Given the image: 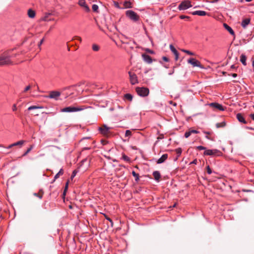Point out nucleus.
<instances>
[{"mask_svg":"<svg viewBox=\"0 0 254 254\" xmlns=\"http://www.w3.org/2000/svg\"><path fill=\"white\" fill-rule=\"evenodd\" d=\"M188 64H190L193 67H199L202 68L203 67L200 62L194 58H190L188 60Z\"/></svg>","mask_w":254,"mask_h":254,"instance_id":"nucleus-7","label":"nucleus"},{"mask_svg":"<svg viewBox=\"0 0 254 254\" xmlns=\"http://www.w3.org/2000/svg\"><path fill=\"white\" fill-rule=\"evenodd\" d=\"M10 51H7L0 55V66H4L7 65H11L13 64L12 62L10 60V58L12 56H10L9 52ZM13 57H16V54L13 55Z\"/></svg>","mask_w":254,"mask_h":254,"instance_id":"nucleus-1","label":"nucleus"},{"mask_svg":"<svg viewBox=\"0 0 254 254\" xmlns=\"http://www.w3.org/2000/svg\"><path fill=\"white\" fill-rule=\"evenodd\" d=\"M101 141H102V142L103 143V144H106V142H105V141H104V140H102Z\"/></svg>","mask_w":254,"mask_h":254,"instance_id":"nucleus-63","label":"nucleus"},{"mask_svg":"<svg viewBox=\"0 0 254 254\" xmlns=\"http://www.w3.org/2000/svg\"><path fill=\"white\" fill-rule=\"evenodd\" d=\"M113 3H114V4L115 7H117L118 8H120L119 4V3L118 2L114 1Z\"/></svg>","mask_w":254,"mask_h":254,"instance_id":"nucleus-44","label":"nucleus"},{"mask_svg":"<svg viewBox=\"0 0 254 254\" xmlns=\"http://www.w3.org/2000/svg\"><path fill=\"white\" fill-rule=\"evenodd\" d=\"M92 8L93 11L97 12L98 9V6L96 4H93Z\"/></svg>","mask_w":254,"mask_h":254,"instance_id":"nucleus-34","label":"nucleus"},{"mask_svg":"<svg viewBox=\"0 0 254 254\" xmlns=\"http://www.w3.org/2000/svg\"><path fill=\"white\" fill-rule=\"evenodd\" d=\"M206 170L208 174H210L212 173V171L209 166L206 167Z\"/></svg>","mask_w":254,"mask_h":254,"instance_id":"nucleus-39","label":"nucleus"},{"mask_svg":"<svg viewBox=\"0 0 254 254\" xmlns=\"http://www.w3.org/2000/svg\"><path fill=\"white\" fill-rule=\"evenodd\" d=\"M168 158V154H163L157 161L158 164L162 163L166 161V160Z\"/></svg>","mask_w":254,"mask_h":254,"instance_id":"nucleus-15","label":"nucleus"},{"mask_svg":"<svg viewBox=\"0 0 254 254\" xmlns=\"http://www.w3.org/2000/svg\"><path fill=\"white\" fill-rule=\"evenodd\" d=\"M78 3L81 6L83 7L86 11H89L90 10L89 7L86 4L84 0H79Z\"/></svg>","mask_w":254,"mask_h":254,"instance_id":"nucleus-12","label":"nucleus"},{"mask_svg":"<svg viewBox=\"0 0 254 254\" xmlns=\"http://www.w3.org/2000/svg\"><path fill=\"white\" fill-rule=\"evenodd\" d=\"M28 16L30 18H34L35 16V12L34 10L30 9L28 11Z\"/></svg>","mask_w":254,"mask_h":254,"instance_id":"nucleus-23","label":"nucleus"},{"mask_svg":"<svg viewBox=\"0 0 254 254\" xmlns=\"http://www.w3.org/2000/svg\"><path fill=\"white\" fill-rule=\"evenodd\" d=\"M53 28H54V27H53V26H51V27H50V28L49 31H50L51 30H52Z\"/></svg>","mask_w":254,"mask_h":254,"instance_id":"nucleus-64","label":"nucleus"},{"mask_svg":"<svg viewBox=\"0 0 254 254\" xmlns=\"http://www.w3.org/2000/svg\"><path fill=\"white\" fill-rule=\"evenodd\" d=\"M87 161V160L86 159L83 160L81 161V165H83V163H84V162H86Z\"/></svg>","mask_w":254,"mask_h":254,"instance_id":"nucleus-56","label":"nucleus"},{"mask_svg":"<svg viewBox=\"0 0 254 254\" xmlns=\"http://www.w3.org/2000/svg\"><path fill=\"white\" fill-rule=\"evenodd\" d=\"M231 69H234L235 68V66L234 65H232L231 66Z\"/></svg>","mask_w":254,"mask_h":254,"instance_id":"nucleus-61","label":"nucleus"},{"mask_svg":"<svg viewBox=\"0 0 254 254\" xmlns=\"http://www.w3.org/2000/svg\"><path fill=\"white\" fill-rule=\"evenodd\" d=\"M99 49H100V48L98 45H97L96 44H93L92 45V49L93 51L97 52L99 50Z\"/></svg>","mask_w":254,"mask_h":254,"instance_id":"nucleus-30","label":"nucleus"},{"mask_svg":"<svg viewBox=\"0 0 254 254\" xmlns=\"http://www.w3.org/2000/svg\"><path fill=\"white\" fill-rule=\"evenodd\" d=\"M192 15H198L199 16H204L207 14V13L204 11H201V10H197L192 12Z\"/></svg>","mask_w":254,"mask_h":254,"instance_id":"nucleus-16","label":"nucleus"},{"mask_svg":"<svg viewBox=\"0 0 254 254\" xmlns=\"http://www.w3.org/2000/svg\"><path fill=\"white\" fill-rule=\"evenodd\" d=\"M122 158L125 161H127V162H129L130 161L129 158L128 157H127V155H126L125 154L123 155Z\"/></svg>","mask_w":254,"mask_h":254,"instance_id":"nucleus-36","label":"nucleus"},{"mask_svg":"<svg viewBox=\"0 0 254 254\" xmlns=\"http://www.w3.org/2000/svg\"><path fill=\"white\" fill-rule=\"evenodd\" d=\"M232 76L233 77H236L237 76V74L236 73H233L232 74Z\"/></svg>","mask_w":254,"mask_h":254,"instance_id":"nucleus-59","label":"nucleus"},{"mask_svg":"<svg viewBox=\"0 0 254 254\" xmlns=\"http://www.w3.org/2000/svg\"><path fill=\"white\" fill-rule=\"evenodd\" d=\"M182 51L190 55H194V54L193 53L187 50L182 49Z\"/></svg>","mask_w":254,"mask_h":254,"instance_id":"nucleus-32","label":"nucleus"},{"mask_svg":"<svg viewBox=\"0 0 254 254\" xmlns=\"http://www.w3.org/2000/svg\"><path fill=\"white\" fill-rule=\"evenodd\" d=\"M237 118L240 122L243 123L245 124H247V122L245 121V119L244 118L243 115L241 114L238 113L237 115Z\"/></svg>","mask_w":254,"mask_h":254,"instance_id":"nucleus-17","label":"nucleus"},{"mask_svg":"<svg viewBox=\"0 0 254 254\" xmlns=\"http://www.w3.org/2000/svg\"><path fill=\"white\" fill-rule=\"evenodd\" d=\"M162 59H163L164 61H165V62H168V61H169V59H168L167 57H163L162 58Z\"/></svg>","mask_w":254,"mask_h":254,"instance_id":"nucleus-52","label":"nucleus"},{"mask_svg":"<svg viewBox=\"0 0 254 254\" xmlns=\"http://www.w3.org/2000/svg\"><path fill=\"white\" fill-rule=\"evenodd\" d=\"M126 15L129 18L134 21L138 20L139 18V16L137 14V13L132 10H129L127 11Z\"/></svg>","mask_w":254,"mask_h":254,"instance_id":"nucleus-5","label":"nucleus"},{"mask_svg":"<svg viewBox=\"0 0 254 254\" xmlns=\"http://www.w3.org/2000/svg\"><path fill=\"white\" fill-rule=\"evenodd\" d=\"M24 142V140H20L18 142L12 143V144H13V146H21L23 144Z\"/></svg>","mask_w":254,"mask_h":254,"instance_id":"nucleus-26","label":"nucleus"},{"mask_svg":"<svg viewBox=\"0 0 254 254\" xmlns=\"http://www.w3.org/2000/svg\"><path fill=\"white\" fill-rule=\"evenodd\" d=\"M192 5L191 2L189 0H185L183 1L179 5L178 9L180 10H186L190 7H191Z\"/></svg>","mask_w":254,"mask_h":254,"instance_id":"nucleus-3","label":"nucleus"},{"mask_svg":"<svg viewBox=\"0 0 254 254\" xmlns=\"http://www.w3.org/2000/svg\"><path fill=\"white\" fill-rule=\"evenodd\" d=\"M68 181H67L66 183V185H65V188H64V193H63V194L64 195H65V192L68 188Z\"/></svg>","mask_w":254,"mask_h":254,"instance_id":"nucleus-38","label":"nucleus"},{"mask_svg":"<svg viewBox=\"0 0 254 254\" xmlns=\"http://www.w3.org/2000/svg\"><path fill=\"white\" fill-rule=\"evenodd\" d=\"M44 38H43L41 41L40 42H39V44H38V46L39 47H40L41 46V45L43 44V43L44 42Z\"/></svg>","mask_w":254,"mask_h":254,"instance_id":"nucleus-51","label":"nucleus"},{"mask_svg":"<svg viewBox=\"0 0 254 254\" xmlns=\"http://www.w3.org/2000/svg\"><path fill=\"white\" fill-rule=\"evenodd\" d=\"M164 138V134H160L159 136L157 137L158 139H161Z\"/></svg>","mask_w":254,"mask_h":254,"instance_id":"nucleus-49","label":"nucleus"},{"mask_svg":"<svg viewBox=\"0 0 254 254\" xmlns=\"http://www.w3.org/2000/svg\"><path fill=\"white\" fill-rule=\"evenodd\" d=\"M129 80L131 84L134 85L138 82L136 75L130 71L128 72Z\"/></svg>","mask_w":254,"mask_h":254,"instance_id":"nucleus-9","label":"nucleus"},{"mask_svg":"<svg viewBox=\"0 0 254 254\" xmlns=\"http://www.w3.org/2000/svg\"><path fill=\"white\" fill-rule=\"evenodd\" d=\"M182 150L181 148H178L176 149V153L178 154V156H180L181 154Z\"/></svg>","mask_w":254,"mask_h":254,"instance_id":"nucleus-37","label":"nucleus"},{"mask_svg":"<svg viewBox=\"0 0 254 254\" xmlns=\"http://www.w3.org/2000/svg\"><path fill=\"white\" fill-rule=\"evenodd\" d=\"M30 88H31V86L30 85L27 86L25 88L24 92H26V91H28Z\"/></svg>","mask_w":254,"mask_h":254,"instance_id":"nucleus-47","label":"nucleus"},{"mask_svg":"<svg viewBox=\"0 0 254 254\" xmlns=\"http://www.w3.org/2000/svg\"><path fill=\"white\" fill-rule=\"evenodd\" d=\"M43 107L38 106H31L28 108V110H32L34 109H42Z\"/></svg>","mask_w":254,"mask_h":254,"instance_id":"nucleus-27","label":"nucleus"},{"mask_svg":"<svg viewBox=\"0 0 254 254\" xmlns=\"http://www.w3.org/2000/svg\"><path fill=\"white\" fill-rule=\"evenodd\" d=\"M250 117H251V118L254 120V114H252L250 115Z\"/></svg>","mask_w":254,"mask_h":254,"instance_id":"nucleus-57","label":"nucleus"},{"mask_svg":"<svg viewBox=\"0 0 254 254\" xmlns=\"http://www.w3.org/2000/svg\"><path fill=\"white\" fill-rule=\"evenodd\" d=\"M33 148V145H31L30 147L26 150V151L23 154L22 156H26Z\"/></svg>","mask_w":254,"mask_h":254,"instance_id":"nucleus-31","label":"nucleus"},{"mask_svg":"<svg viewBox=\"0 0 254 254\" xmlns=\"http://www.w3.org/2000/svg\"><path fill=\"white\" fill-rule=\"evenodd\" d=\"M146 51H147L148 52L151 53V54H153V52L149 49H147L146 50Z\"/></svg>","mask_w":254,"mask_h":254,"instance_id":"nucleus-58","label":"nucleus"},{"mask_svg":"<svg viewBox=\"0 0 254 254\" xmlns=\"http://www.w3.org/2000/svg\"><path fill=\"white\" fill-rule=\"evenodd\" d=\"M64 174V171L63 169H61L60 171L55 175L54 177V181L58 179L60 176H62Z\"/></svg>","mask_w":254,"mask_h":254,"instance_id":"nucleus-24","label":"nucleus"},{"mask_svg":"<svg viewBox=\"0 0 254 254\" xmlns=\"http://www.w3.org/2000/svg\"><path fill=\"white\" fill-rule=\"evenodd\" d=\"M250 22V19L249 18H246L244 19L242 22V26L245 28Z\"/></svg>","mask_w":254,"mask_h":254,"instance_id":"nucleus-20","label":"nucleus"},{"mask_svg":"<svg viewBox=\"0 0 254 254\" xmlns=\"http://www.w3.org/2000/svg\"><path fill=\"white\" fill-rule=\"evenodd\" d=\"M132 174L134 177H135V181H137L139 180V175L136 173L134 171H132Z\"/></svg>","mask_w":254,"mask_h":254,"instance_id":"nucleus-35","label":"nucleus"},{"mask_svg":"<svg viewBox=\"0 0 254 254\" xmlns=\"http://www.w3.org/2000/svg\"><path fill=\"white\" fill-rule=\"evenodd\" d=\"M82 110L83 109L80 107L69 106L62 109L61 111L62 112H74L80 111Z\"/></svg>","mask_w":254,"mask_h":254,"instance_id":"nucleus-6","label":"nucleus"},{"mask_svg":"<svg viewBox=\"0 0 254 254\" xmlns=\"http://www.w3.org/2000/svg\"><path fill=\"white\" fill-rule=\"evenodd\" d=\"M197 149L198 150H205L206 148L205 147H203L202 146H198L197 147Z\"/></svg>","mask_w":254,"mask_h":254,"instance_id":"nucleus-45","label":"nucleus"},{"mask_svg":"<svg viewBox=\"0 0 254 254\" xmlns=\"http://www.w3.org/2000/svg\"><path fill=\"white\" fill-rule=\"evenodd\" d=\"M125 97L126 99L131 101L132 99V96L130 94H126L125 95Z\"/></svg>","mask_w":254,"mask_h":254,"instance_id":"nucleus-29","label":"nucleus"},{"mask_svg":"<svg viewBox=\"0 0 254 254\" xmlns=\"http://www.w3.org/2000/svg\"><path fill=\"white\" fill-rule=\"evenodd\" d=\"M170 49L175 56V60L177 61L179 59V53L172 45H170Z\"/></svg>","mask_w":254,"mask_h":254,"instance_id":"nucleus-13","label":"nucleus"},{"mask_svg":"<svg viewBox=\"0 0 254 254\" xmlns=\"http://www.w3.org/2000/svg\"><path fill=\"white\" fill-rule=\"evenodd\" d=\"M74 39H77V40H78V41H80V42H81V41H82L81 38L80 37H79V36H76L73 37V39H72V40H74Z\"/></svg>","mask_w":254,"mask_h":254,"instance_id":"nucleus-41","label":"nucleus"},{"mask_svg":"<svg viewBox=\"0 0 254 254\" xmlns=\"http://www.w3.org/2000/svg\"><path fill=\"white\" fill-rule=\"evenodd\" d=\"M50 15V14H47L46 16H45L44 17H43L41 19L43 21H48L49 20L48 19V16Z\"/></svg>","mask_w":254,"mask_h":254,"instance_id":"nucleus-43","label":"nucleus"},{"mask_svg":"<svg viewBox=\"0 0 254 254\" xmlns=\"http://www.w3.org/2000/svg\"><path fill=\"white\" fill-rule=\"evenodd\" d=\"M225 125H226L225 122H221L220 123L216 124V126L217 128H219V127H224L225 126Z\"/></svg>","mask_w":254,"mask_h":254,"instance_id":"nucleus-28","label":"nucleus"},{"mask_svg":"<svg viewBox=\"0 0 254 254\" xmlns=\"http://www.w3.org/2000/svg\"><path fill=\"white\" fill-rule=\"evenodd\" d=\"M124 5L126 8L132 7L131 3L129 1H126L124 3Z\"/></svg>","mask_w":254,"mask_h":254,"instance_id":"nucleus-25","label":"nucleus"},{"mask_svg":"<svg viewBox=\"0 0 254 254\" xmlns=\"http://www.w3.org/2000/svg\"><path fill=\"white\" fill-rule=\"evenodd\" d=\"M132 135L131 131L130 130H127L125 133L126 137H130Z\"/></svg>","mask_w":254,"mask_h":254,"instance_id":"nucleus-33","label":"nucleus"},{"mask_svg":"<svg viewBox=\"0 0 254 254\" xmlns=\"http://www.w3.org/2000/svg\"><path fill=\"white\" fill-rule=\"evenodd\" d=\"M223 26L224 27V28L228 31L229 32V33L232 35H235V33H234V31L233 30V29L229 26L226 23H224L223 24Z\"/></svg>","mask_w":254,"mask_h":254,"instance_id":"nucleus-18","label":"nucleus"},{"mask_svg":"<svg viewBox=\"0 0 254 254\" xmlns=\"http://www.w3.org/2000/svg\"><path fill=\"white\" fill-rule=\"evenodd\" d=\"M246 60H247L246 56L245 55L242 54L240 57V61L244 65H247Z\"/></svg>","mask_w":254,"mask_h":254,"instance_id":"nucleus-21","label":"nucleus"},{"mask_svg":"<svg viewBox=\"0 0 254 254\" xmlns=\"http://www.w3.org/2000/svg\"><path fill=\"white\" fill-rule=\"evenodd\" d=\"M136 91L139 96L142 97L147 96L149 93L148 88L146 87H136Z\"/></svg>","mask_w":254,"mask_h":254,"instance_id":"nucleus-2","label":"nucleus"},{"mask_svg":"<svg viewBox=\"0 0 254 254\" xmlns=\"http://www.w3.org/2000/svg\"><path fill=\"white\" fill-rule=\"evenodd\" d=\"M60 95L61 93L60 92L56 91H52L50 92V95L48 96V97L57 100L58 97L60 96Z\"/></svg>","mask_w":254,"mask_h":254,"instance_id":"nucleus-11","label":"nucleus"},{"mask_svg":"<svg viewBox=\"0 0 254 254\" xmlns=\"http://www.w3.org/2000/svg\"><path fill=\"white\" fill-rule=\"evenodd\" d=\"M16 110H17V107H16V104H14V105H13V106H12V111H15Z\"/></svg>","mask_w":254,"mask_h":254,"instance_id":"nucleus-50","label":"nucleus"},{"mask_svg":"<svg viewBox=\"0 0 254 254\" xmlns=\"http://www.w3.org/2000/svg\"><path fill=\"white\" fill-rule=\"evenodd\" d=\"M110 222H111V225L112 226H113V222L112 220H110Z\"/></svg>","mask_w":254,"mask_h":254,"instance_id":"nucleus-60","label":"nucleus"},{"mask_svg":"<svg viewBox=\"0 0 254 254\" xmlns=\"http://www.w3.org/2000/svg\"><path fill=\"white\" fill-rule=\"evenodd\" d=\"M252 61L253 66L254 67V57H252Z\"/></svg>","mask_w":254,"mask_h":254,"instance_id":"nucleus-54","label":"nucleus"},{"mask_svg":"<svg viewBox=\"0 0 254 254\" xmlns=\"http://www.w3.org/2000/svg\"><path fill=\"white\" fill-rule=\"evenodd\" d=\"M190 132H191V133H197L198 132V131H197L196 130H194V129H191L190 130Z\"/></svg>","mask_w":254,"mask_h":254,"instance_id":"nucleus-48","label":"nucleus"},{"mask_svg":"<svg viewBox=\"0 0 254 254\" xmlns=\"http://www.w3.org/2000/svg\"><path fill=\"white\" fill-rule=\"evenodd\" d=\"M180 17L181 19H185V18L189 19V18H190L189 16H185V15H181Z\"/></svg>","mask_w":254,"mask_h":254,"instance_id":"nucleus-46","label":"nucleus"},{"mask_svg":"<svg viewBox=\"0 0 254 254\" xmlns=\"http://www.w3.org/2000/svg\"><path fill=\"white\" fill-rule=\"evenodd\" d=\"M12 147H13V144H11L9 145V146H8L6 148L8 149H9V148H12Z\"/></svg>","mask_w":254,"mask_h":254,"instance_id":"nucleus-55","label":"nucleus"},{"mask_svg":"<svg viewBox=\"0 0 254 254\" xmlns=\"http://www.w3.org/2000/svg\"><path fill=\"white\" fill-rule=\"evenodd\" d=\"M106 219L109 220L110 221V220H112L111 218H110L109 217H107V216H106Z\"/></svg>","mask_w":254,"mask_h":254,"instance_id":"nucleus-62","label":"nucleus"},{"mask_svg":"<svg viewBox=\"0 0 254 254\" xmlns=\"http://www.w3.org/2000/svg\"><path fill=\"white\" fill-rule=\"evenodd\" d=\"M77 173V171L76 170H74L72 173V175H71V176L70 177V179H72L76 175Z\"/></svg>","mask_w":254,"mask_h":254,"instance_id":"nucleus-40","label":"nucleus"},{"mask_svg":"<svg viewBox=\"0 0 254 254\" xmlns=\"http://www.w3.org/2000/svg\"><path fill=\"white\" fill-rule=\"evenodd\" d=\"M204 155L209 156H221L222 153L217 149H208L204 152Z\"/></svg>","mask_w":254,"mask_h":254,"instance_id":"nucleus-4","label":"nucleus"},{"mask_svg":"<svg viewBox=\"0 0 254 254\" xmlns=\"http://www.w3.org/2000/svg\"><path fill=\"white\" fill-rule=\"evenodd\" d=\"M190 134H191V132L190 130L189 131H187L185 133V137L188 138L190 135Z\"/></svg>","mask_w":254,"mask_h":254,"instance_id":"nucleus-42","label":"nucleus"},{"mask_svg":"<svg viewBox=\"0 0 254 254\" xmlns=\"http://www.w3.org/2000/svg\"><path fill=\"white\" fill-rule=\"evenodd\" d=\"M142 57L145 62L147 63L150 64L152 62V60L151 57L145 54H142Z\"/></svg>","mask_w":254,"mask_h":254,"instance_id":"nucleus-14","label":"nucleus"},{"mask_svg":"<svg viewBox=\"0 0 254 254\" xmlns=\"http://www.w3.org/2000/svg\"><path fill=\"white\" fill-rule=\"evenodd\" d=\"M111 128L108 127L106 125H103L101 127H99V130L103 135L107 136L110 133Z\"/></svg>","mask_w":254,"mask_h":254,"instance_id":"nucleus-8","label":"nucleus"},{"mask_svg":"<svg viewBox=\"0 0 254 254\" xmlns=\"http://www.w3.org/2000/svg\"><path fill=\"white\" fill-rule=\"evenodd\" d=\"M153 177L155 180L159 181L160 178V173L159 171H156L153 173Z\"/></svg>","mask_w":254,"mask_h":254,"instance_id":"nucleus-19","label":"nucleus"},{"mask_svg":"<svg viewBox=\"0 0 254 254\" xmlns=\"http://www.w3.org/2000/svg\"><path fill=\"white\" fill-rule=\"evenodd\" d=\"M209 105L210 107L219 111H224L225 110V108L222 105L217 103H211Z\"/></svg>","mask_w":254,"mask_h":254,"instance_id":"nucleus-10","label":"nucleus"},{"mask_svg":"<svg viewBox=\"0 0 254 254\" xmlns=\"http://www.w3.org/2000/svg\"><path fill=\"white\" fill-rule=\"evenodd\" d=\"M197 163V160L196 159H194V160H193L190 163V164H196Z\"/></svg>","mask_w":254,"mask_h":254,"instance_id":"nucleus-53","label":"nucleus"},{"mask_svg":"<svg viewBox=\"0 0 254 254\" xmlns=\"http://www.w3.org/2000/svg\"><path fill=\"white\" fill-rule=\"evenodd\" d=\"M44 194V191L42 190H39L38 193H34V195L39 197L40 199H41L43 197Z\"/></svg>","mask_w":254,"mask_h":254,"instance_id":"nucleus-22","label":"nucleus"}]
</instances>
